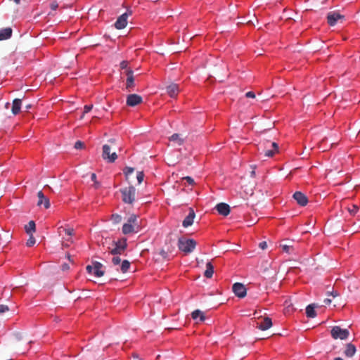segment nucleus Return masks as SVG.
Masks as SVG:
<instances>
[{"label":"nucleus","mask_w":360,"mask_h":360,"mask_svg":"<svg viewBox=\"0 0 360 360\" xmlns=\"http://www.w3.org/2000/svg\"><path fill=\"white\" fill-rule=\"evenodd\" d=\"M127 244L126 239H122L119 240L117 241H114L112 248H108L109 252L113 255V257L112 258V263L114 265H118L120 264V271L124 274L126 273L129 267H130V262L128 260H123L122 261L119 255H122L127 248Z\"/></svg>","instance_id":"obj_1"},{"label":"nucleus","mask_w":360,"mask_h":360,"mask_svg":"<svg viewBox=\"0 0 360 360\" xmlns=\"http://www.w3.org/2000/svg\"><path fill=\"white\" fill-rule=\"evenodd\" d=\"M115 143V140L110 139L108 141V143L103 146L102 158L108 162H114L117 158V155L115 151L111 153V150Z\"/></svg>","instance_id":"obj_2"},{"label":"nucleus","mask_w":360,"mask_h":360,"mask_svg":"<svg viewBox=\"0 0 360 360\" xmlns=\"http://www.w3.org/2000/svg\"><path fill=\"white\" fill-rule=\"evenodd\" d=\"M259 150H261L266 157H272L278 150V144L268 140L261 141L259 145Z\"/></svg>","instance_id":"obj_3"},{"label":"nucleus","mask_w":360,"mask_h":360,"mask_svg":"<svg viewBox=\"0 0 360 360\" xmlns=\"http://www.w3.org/2000/svg\"><path fill=\"white\" fill-rule=\"evenodd\" d=\"M59 236H62V245L65 248L69 247L70 244L73 243L72 236L74 235L75 231L72 228H64L60 226L58 229Z\"/></svg>","instance_id":"obj_4"},{"label":"nucleus","mask_w":360,"mask_h":360,"mask_svg":"<svg viewBox=\"0 0 360 360\" xmlns=\"http://www.w3.org/2000/svg\"><path fill=\"white\" fill-rule=\"evenodd\" d=\"M196 246V242L193 239L180 238L178 240V248L185 254H189L193 251Z\"/></svg>","instance_id":"obj_5"},{"label":"nucleus","mask_w":360,"mask_h":360,"mask_svg":"<svg viewBox=\"0 0 360 360\" xmlns=\"http://www.w3.org/2000/svg\"><path fill=\"white\" fill-rule=\"evenodd\" d=\"M124 203L132 204L135 200L136 188L130 186L120 190Z\"/></svg>","instance_id":"obj_6"},{"label":"nucleus","mask_w":360,"mask_h":360,"mask_svg":"<svg viewBox=\"0 0 360 360\" xmlns=\"http://www.w3.org/2000/svg\"><path fill=\"white\" fill-rule=\"evenodd\" d=\"M331 336L334 339L346 340L349 335V330L347 329H342L340 326H334L330 331Z\"/></svg>","instance_id":"obj_7"},{"label":"nucleus","mask_w":360,"mask_h":360,"mask_svg":"<svg viewBox=\"0 0 360 360\" xmlns=\"http://www.w3.org/2000/svg\"><path fill=\"white\" fill-rule=\"evenodd\" d=\"M345 20V16L337 11H330L327 14V21L329 25L334 26L338 21L341 22Z\"/></svg>","instance_id":"obj_8"},{"label":"nucleus","mask_w":360,"mask_h":360,"mask_svg":"<svg viewBox=\"0 0 360 360\" xmlns=\"http://www.w3.org/2000/svg\"><path fill=\"white\" fill-rule=\"evenodd\" d=\"M232 290L236 296L239 298H243L247 295V289L241 283H236L232 286Z\"/></svg>","instance_id":"obj_9"},{"label":"nucleus","mask_w":360,"mask_h":360,"mask_svg":"<svg viewBox=\"0 0 360 360\" xmlns=\"http://www.w3.org/2000/svg\"><path fill=\"white\" fill-rule=\"evenodd\" d=\"M131 14V12H126L121 15L117 20V21L115 23V27L118 29L121 30L124 28L127 25V18L129 15Z\"/></svg>","instance_id":"obj_10"},{"label":"nucleus","mask_w":360,"mask_h":360,"mask_svg":"<svg viewBox=\"0 0 360 360\" xmlns=\"http://www.w3.org/2000/svg\"><path fill=\"white\" fill-rule=\"evenodd\" d=\"M143 101V98L138 94H129L127 98V105L131 107H134Z\"/></svg>","instance_id":"obj_11"},{"label":"nucleus","mask_w":360,"mask_h":360,"mask_svg":"<svg viewBox=\"0 0 360 360\" xmlns=\"http://www.w3.org/2000/svg\"><path fill=\"white\" fill-rule=\"evenodd\" d=\"M292 197L300 206H305L308 203V198L307 195L300 191H296L293 194Z\"/></svg>","instance_id":"obj_12"},{"label":"nucleus","mask_w":360,"mask_h":360,"mask_svg":"<svg viewBox=\"0 0 360 360\" xmlns=\"http://www.w3.org/2000/svg\"><path fill=\"white\" fill-rule=\"evenodd\" d=\"M195 217V214L194 210L192 208H190L189 214L184 219V221L182 222V226L184 228H187V227L191 226L193 224Z\"/></svg>","instance_id":"obj_13"},{"label":"nucleus","mask_w":360,"mask_h":360,"mask_svg":"<svg viewBox=\"0 0 360 360\" xmlns=\"http://www.w3.org/2000/svg\"><path fill=\"white\" fill-rule=\"evenodd\" d=\"M215 208L221 215L227 216L230 213V207L226 203L220 202L216 205Z\"/></svg>","instance_id":"obj_14"},{"label":"nucleus","mask_w":360,"mask_h":360,"mask_svg":"<svg viewBox=\"0 0 360 360\" xmlns=\"http://www.w3.org/2000/svg\"><path fill=\"white\" fill-rule=\"evenodd\" d=\"M37 197H38V202H37L38 206H41L42 204H44V207L46 209L49 208V207H50L49 200V198L45 197L44 193L41 191H39L37 193Z\"/></svg>","instance_id":"obj_15"},{"label":"nucleus","mask_w":360,"mask_h":360,"mask_svg":"<svg viewBox=\"0 0 360 360\" xmlns=\"http://www.w3.org/2000/svg\"><path fill=\"white\" fill-rule=\"evenodd\" d=\"M179 92V88L178 84L172 83L168 86H167V93L169 95L170 97L174 98L177 96Z\"/></svg>","instance_id":"obj_16"},{"label":"nucleus","mask_w":360,"mask_h":360,"mask_svg":"<svg viewBox=\"0 0 360 360\" xmlns=\"http://www.w3.org/2000/svg\"><path fill=\"white\" fill-rule=\"evenodd\" d=\"M139 229V226H135L133 224L125 223L122 226V233L127 235L133 232H138Z\"/></svg>","instance_id":"obj_17"},{"label":"nucleus","mask_w":360,"mask_h":360,"mask_svg":"<svg viewBox=\"0 0 360 360\" xmlns=\"http://www.w3.org/2000/svg\"><path fill=\"white\" fill-rule=\"evenodd\" d=\"M191 317L193 320L196 321L198 323L199 322H202L205 320V316L204 313L200 309H196L191 313Z\"/></svg>","instance_id":"obj_18"},{"label":"nucleus","mask_w":360,"mask_h":360,"mask_svg":"<svg viewBox=\"0 0 360 360\" xmlns=\"http://www.w3.org/2000/svg\"><path fill=\"white\" fill-rule=\"evenodd\" d=\"M258 328L261 330H266L272 326L271 319L269 317H265L259 323H258Z\"/></svg>","instance_id":"obj_19"},{"label":"nucleus","mask_w":360,"mask_h":360,"mask_svg":"<svg viewBox=\"0 0 360 360\" xmlns=\"http://www.w3.org/2000/svg\"><path fill=\"white\" fill-rule=\"evenodd\" d=\"M22 105V101L20 98H15L13 101L11 112L14 115L19 113Z\"/></svg>","instance_id":"obj_20"},{"label":"nucleus","mask_w":360,"mask_h":360,"mask_svg":"<svg viewBox=\"0 0 360 360\" xmlns=\"http://www.w3.org/2000/svg\"><path fill=\"white\" fill-rule=\"evenodd\" d=\"M356 353V347L352 344L348 343L346 345V349L344 351V354L347 357H352Z\"/></svg>","instance_id":"obj_21"},{"label":"nucleus","mask_w":360,"mask_h":360,"mask_svg":"<svg viewBox=\"0 0 360 360\" xmlns=\"http://www.w3.org/2000/svg\"><path fill=\"white\" fill-rule=\"evenodd\" d=\"M12 35V29L6 27L0 30V41L9 39Z\"/></svg>","instance_id":"obj_22"},{"label":"nucleus","mask_w":360,"mask_h":360,"mask_svg":"<svg viewBox=\"0 0 360 360\" xmlns=\"http://www.w3.org/2000/svg\"><path fill=\"white\" fill-rule=\"evenodd\" d=\"M314 309H315V304H309L306 307V314H307V317H309V318H314L316 316V312L314 310Z\"/></svg>","instance_id":"obj_23"},{"label":"nucleus","mask_w":360,"mask_h":360,"mask_svg":"<svg viewBox=\"0 0 360 360\" xmlns=\"http://www.w3.org/2000/svg\"><path fill=\"white\" fill-rule=\"evenodd\" d=\"M214 273V266L211 262L206 264V270L205 271L204 276L206 278H210L212 277Z\"/></svg>","instance_id":"obj_24"},{"label":"nucleus","mask_w":360,"mask_h":360,"mask_svg":"<svg viewBox=\"0 0 360 360\" xmlns=\"http://www.w3.org/2000/svg\"><path fill=\"white\" fill-rule=\"evenodd\" d=\"M25 231L27 234H32L35 231V223L34 221H30L29 223L25 226Z\"/></svg>","instance_id":"obj_25"},{"label":"nucleus","mask_w":360,"mask_h":360,"mask_svg":"<svg viewBox=\"0 0 360 360\" xmlns=\"http://www.w3.org/2000/svg\"><path fill=\"white\" fill-rule=\"evenodd\" d=\"M169 141L176 142L179 146L184 143V139L179 134H174L169 137Z\"/></svg>","instance_id":"obj_26"},{"label":"nucleus","mask_w":360,"mask_h":360,"mask_svg":"<svg viewBox=\"0 0 360 360\" xmlns=\"http://www.w3.org/2000/svg\"><path fill=\"white\" fill-rule=\"evenodd\" d=\"M134 86V77L127 78L126 89L130 91L131 89Z\"/></svg>","instance_id":"obj_27"},{"label":"nucleus","mask_w":360,"mask_h":360,"mask_svg":"<svg viewBox=\"0 0 360 360\" xmlns=\"http://www.w3.org/2000/svg\"><path fill=\"white\" fill-rule=\"evenodd\" d=\"M281 247L282 248V250L287 253H291L294 250L293 246L291 245L282 244L281 245Z\"/></svg>","instance_id":"obj_28"},{"label":"nucleus","mask_w":360,"mask_h":360,"mask_svg":"<svg viewBox=\"0 0 360 360\" xmlns=\"http://www.w3.org/2000/svg\"><path fill=\"white\" fill-rule=\"evenodd\" d=\"M137 221V216L135 214L131 215L127 221V223L134 225L135 226H139L136 223Z\"/></svg>","instance_id":"obj_29"},{"label":"nucleus","mask_w":360,"mask_h":360,"mask_svg":"<svg viewBox=\"0 0 360 360\" xmlns=\"http://www.w3.org/2000/svg\"><path fill=\"white\" fill-rule=\"evenodd\" d=\"M111 219L114 224H119L122 221V217L118 214H112Z\"/></svg>","instance_id":"obj_30"},{"label":"nucleus","mask_w":360,"mask_h":360,"mask_svg":"<svg viewBox=\"0 0 360 360\" xmlns=\"http://www.w3.org/2000/svg\"><path fill=\"white\" fill-rule=\"evenodd\" d=\"M134 171V169L133 167H127L124 169L123 172L127 179H128V176L131 174Z\"/></svg>","instance_id":"obj_31"},{"label":"nucleus","mask_w":360,"mask_h":360,"mask_svg":"<svg viewBox=\"0 0 360 360\" xmlns=\"http://www.w3.org/2000/svg\"><path fill=\"white\" fill-rule=\"evenodd\" d=\"M35 242H36V240H35L34 237L33 236L32 234H30L29 239L27 240V241L26 243V245L27 247H32V245H34L35 244Z\"/></svg>","instance_id":"obj_32"},{"label":"nucleus","mask_w":360,"mask_h":360,"mask_svg":"<svg viewBox=\"0 0 360 360\" xmlns=\"http://www.w3.org/2000/svg\"><path fill=\"white\" fill-rule=\"evenodd\" d=\"M94 274L96 277H101L104 275V271L101 269H94Z\"/></svg>","instance_id":"obj_33"},{"label":"nucleus","mask_w":360,"mask_h":360,"mask_svg":"<svg viewBox=\"0 0 360 360\" xmlns=\"http://www.w3.org/2000/svg\"><path fill=\"white\" fill-rule=\"evenodd\" d=\"M93 108V105H86L84 107V112L82 115L81 116V119L84 118V114L88 113L90 112Z\"/></svg>","instance_id":"obj_34"},{"label":"nucleus","mask_w":360,"mask_h":360,"mask_svg":"<svg viewBox=\"0 0 360 360\" xmlns=\"http://www.w3.org/2000/svg\"><path fill=\"white\" fill-rule=\"evenodd\" d=\"M136 179L138 181V183L140 184L143 182L144 179V174L143 172H138L136 174Z\"/></svg>","instance_id":"obj_35"},{"label":"nucleus","mask_w":360,"mask_h":360,"mask_svg":"<svg viewBox=\"0 0 360 360\" xmlns=\"http://www.w3.org/2000/svg\"><path fill=\"white\" fill-rule=\"evenodd\" d=\"M359 210V207L356 206V205H353L352 206V207H349L348 208V211L352 214H355L357 211Z\"/></svg>","instance_id":"obj_36"},{"label":"nucleus","mask_w":360,"mask_h":360,"mask_svg":"<svg viewBox=\"0 0 360 360\" xmlns=\"http://www.w3.org/2000/svg\"><path fill=\"white\" fill-rule=\"evenodd\" d=\"M124 73L127 75V78L134 77V72L131 69L126 70Z\"/></svg>","instance_id":"obj_37"},{"label":"nucleus","mask_w":360,"mask_h":360,"mask_svg":"<svg viewBox=\"0 0 360 360\" xmlns=\"http://www.w3.org/2000/svg\"><path fill=\"white\" fill-rule=\"evenodd\" d=\"M9 310L8 307L4 304H0V314H3Z\"/></svg>","instance_id":"obj_38"},{"label":"nucleus","mask_w":360,"mask_h":360,"mask_svg":"<svg viewBox=\"0 0 360 360\" xmlns=\"http://www.w3.org/2000/svg\"><path fill=\"white\" fill-rule=\"evenodd\" d=\"M127 66H128V61L122 60L120 63V68H121V69L124 70V71L128 69Z\"/></svg>","instance_id":"obj_39"},{"label":"nucleus","mask_w":360,"mask_h":360,"mask_svg":"<svg viewBox=\"0 0 360 360\" xmlns=\"http://www.w3.org/2000/svg\"><path fill=\"white\" fill-rule=\"evenodd\" d=\"M84 147V143L80 141H77L75 144V148L76 149H81Z\"/></svg>","instance_id":"obj_40"},{"label":"nucleus","mask_w":360,"mask_h":360,"mask_svg":"<svg viewBox=\"0 0 360 360\" xmlns=\"http://www.w3.org/2000/svg\"><path fill=\"white\" fill-rule=\"evenodd\" d=\"M94 269H101L103 268V264L99 262H93Z\"/></svg>","instance_id":"obj_41"},{"label":"nucleus","mask_w":360,"mask_h":360,"mask_svg":"<svg viewBox=\"0 0 360 360\" xmlns=\"http://www.w3.org/2000/svg\"><path fill=\"white\" fill-rule=\"evenodd\" d=\"M50 7L53 11H56L58 7V4L56 1H52L50 4Z\"/></svg>","instance_id":"obj_42"},{"label":"nucleus","mask_w":360,"mask_h":360,"mask_svg":"<svg viewBox=\"0 0 360 360\" xmlns=\"http://www.w3.org/2000/svg\"><path fill=\"white\" fill-rule=\"evenodd\" d=\"M245 96L247 98H255V94L253 91H248L245 94Z\"/></svg>","instance_id":"obj_43"},{"label":"nucleus","mask_w":360,"mask_h":360,"mask_svg":"<svg viewBox=\"0 0 360 360\" xmlns=\"http://www.w3.org/2000/svg\"><path fill=\"white\" fill-rule=\"evenodd\" d=\"M186 181L190 184L193 185L194 184V180L191 176H186L184 178Z\"/></svg>","instance_id":"obj_44"},{"label":"nucleus","mask_w":360,"mask_h":360,"mask_svg":"<svg viewBox=\"0 0 360 360\" xmlns=\"http://www.w3.org/2000/svg\"><path fill=\"white\" fill-rule=\"evenodd\" d=\"M259 247L261 249H262V250H265V249L267 248L266 242H265V241L261 242V243L259 244Z\"/></svg>","instance_id":"obj_45"},{"label":"nucleus","mask_w":360,"mask_h":360,"mask_svg":"<svg viewBox=\"0 0 360 360\" xmlns=\"http://www.w3.org/2000/svg\"><path fill=\"white\" fill-rule=\"evenodd\" d=\"M86 269V271H88V273H89V274H91L92 272L94 273V271H93L94 266H92L91 265H88Z\"/></svg>","instance_id":"obj_46"},{"label":"nucleus","mask_w":360,"mask_h":360,"mask_svg":"<svg viewBox=\"0 0 360 360\" xmlns=\"http://www.w3.org/2000/svg\"><path fill=\"white\" fill-rule=\"evenodd\" d=\"M91 179L94 182V181H97V180H96V174H95V173H91Z\"/></svg>","instance_id":"obj_47"},{"label":"nucleus","mask_w":360,"mask_h":360,"mask_svg":"<svg viewBox=\"0 0 360 360\" xmlns=\"http://www.w3.org/2000/svg\"><path fill=\"white\" fill-rule=\"evenodd\" d=\"M62 269H63V271H65V270L69 269V265H68V264H63V265H62Z\"/></svg>","instance_id":"obj_48"},{"label":"nucleus","mask_w":360,"mask_h":360,"mask_svg":"<svg viewBox=\"0 0 360 360\" xmlns=\"http://www.w3.org/2000/svg\"><path fill=\"white\" fill-rule=\"evenodd\" d=\"M330 295H331L333 297H335L339 296V293H338L337 291H333L332 292H330Z\"/></svg>","instance_id":"obj_49"},{"label":"nucleus","mask_w":360,"mask_h":360,"mask_svg":"<svg viewBox=\"0 0 360 360\" xmlns=\"http://www.w3.org/2000/svg\"><path fill=\"white\" fill-rule=\"evenodd\" d=\"M323 303L325 304H328H328H330L331 303V300L328 299V298L325 299L324 301H323Z\"/></svg>","instance_id":"obj_50"},{"label":"nucleus","mask_w":360,"mask_h":360,"mask_svg":"<svg viewBox=\"0 0 360 360\" xmlns=\"http://www.w3.org/2000/svg\"><path fill=\"white\" fill-rule=\"evenodd\" d=\"M100 186H101V184L98 181H94V186L95 188H98L100 187Z\"/></svg>","instance_id":"obj_51"},{"label":"nucleus","mask_w":360,"mask_h":360,"mask_svg":"<svg viewBox=\"0 0 360 360\" xmlns=\"http://www.w3.org/2000/svg\"><path fill=\"white\" fill-rule=\"evenodd\" d=\"M255 166H254V169H253V170H252V171L251 172V173H250V176H251L252 177H255Z\"/></svg>","instance_id":"obj_52"},{"label":"nucleus","mask_w":360,"mask_h":360,"mask_svg":"<svg viewBox=\"0 0 360 360\" xmlns=\"http://www.w3.org/2000/svg\"><path fill=\"white\" fill-rule=\"evenodd\" d=\"M160 253L164 257H166L167 253L164 250H162Z\"/></svg>","instance_id":"obj_53"},{"label":"nucleus","mask_w":360,"mask_h":360,"mask_svg":"<svg viewBox=\"0 0 360 360\" xmlns=\"http://www.w3.org/2000/svg\"><path fill=\"white\" fill-rule=\"evenodd\" d=\"M15 336H16V338H18V340H21V334H20V333H18V334H16V335H15Z\"/></svg>","instance_id":"obj_54"},{"label":"nucleus","mask_w":360,"mask_h":360,"mask_svg":"<svg viewBox=\"0 0 360 360\" xmlns=\"http://www.w3.org/2000/svg\"><path fill=\"white\" fill-rule=\"evenodd\" d=\"M31 108H32V105H30V104L27 105L25 106V108H26V110H27L28 109Z\"/></svg>","instance_id":"obj_55"},{"label":"nucleus","mask_w":360,"mask_h":360,"mask_svg":"<svg viewBox=\"0 0 360 360\" xmlns=\"http://www.w3.org/2000/svg\"><path fill=\"white\" fill-rule=\"evenodd\" d=\"M333 360H343L341 357H336Z\"/></svg>","instance_id":"obj_56"},{"label":"nucleus","mask_w":360,"mask_h":360,"mask_svg":"<svg viewBox=\"0 0 360 360\" xmlns=\"http://www.w3.org/2000/svg\"><path fill=\"white\" fill-rule=\"evenodd\" d=\"M10 105V103H6V105H5V107L6 108H8Z\"/></svg>","instance_id":"obj_57"},{"label":"nucleus","mask_w":360,"mask_h":360,"mask_svg":"<svg viewBox=\"0 0 360 360\" xmlns=\"http://www.w3.org/2000/svg\"><path fill=\"white\" fill-rule=\"evenodd\" d=\"M67 258H68L70 261H71V259H70V258H71V256H70V255H69V254H68V255H67Z\"/></svg>","instance_id":"obj_58"},{"label":"nucleus","mask_w":360,"mask_h":360,"mask_svg":"<svg viewBox=\"0 0 360 360\" xmlns=\"http://www.w3.org/2000/svg\"><path fill=\"white\" fill-rule=\"evenodd\" d=\"M15 1H16L17 2H18V1H19V0H15Z\"/></svg>","instance_id":"obj_59"}]
</instances>
